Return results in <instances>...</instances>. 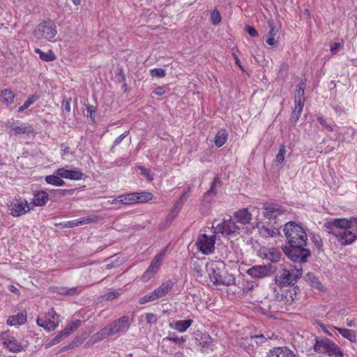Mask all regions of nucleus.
<instances>
[{"label": "nucleus", "mask_w": 357, "mask_h": 357, "mask_svg": "<svg viewBox=\"0 0 357 357\" xmlns=\"http://www.w3.org/2000/svg\"><path fill=\"white\" fill-rule=\"evenodd\" d=\"M31 204L28 203L26 200L20 199H15L8 204V209L13 216L18 217L25 214L31 210Z\"/></svg>", "instance_id": "15"}, {"label": "nucleus", "mask_w": 357, "mask_h": 357, "mask_svg": "<svg viewBox=\"0 0 357 357\" xmlns=\"http://www.w3.org/2000/svg\"><path fill=\"white\" fill-rule=\"evenodd\" d=\"M129 327L128 317L123 316L97 332L92 339L95 342H99L116 333L126 332Z\"/></svg>", "instance_id": "3"}, {"label": "nucleus", "mask_w": 357, "mask_h": 357, "mask_svg": "<svg viewBox=\"0 0 357 357\" xmlns=\"http://www.w3.org/2000/svg\"><path fill=\"white\" fill-rule=\"evenodd\" d=\"M247 273L254 278H263L268 275V271L266 266H254L247 271Z\"/></svg>", "instance_id": "23"}, {"label": "nucleus", "mask_w": 357, "mask_h": 357, "mask_svg": "<svg viewBox=\"0 0 357 357\" xmlns=\"http://www.w3.org/2000/svg\"><path fill=\"white\" fill-rule=\"evenodd\" d=\"M192 323L193 320L191 319L178 320L174 324H169V327L179 333H185L192 326Z\"/></svg>", "instance_id": "24"}, {"label": "nucleus", "mask_w": 357, "mask_h": 357, "mask_svg": "<svg viewBox=\"0 0 357 357\" xmlns=\"http://www.w3.org/2000/svg\"><path fill=\"white\" fill-rule=\"evenodd\" d=\"M206 271L210 280L215 285L231 286L235 284L236 278L234 275H227L224 280H220L221 273H224L225 264L222 261H211L206 264Z\"/></svg>", "instance_id": "2"}, {"label": "nucleus", "mask_w": 357, "mask_h": 357, "mask_svg": "<svg viewBox=\"0 0 357 357\" xmlns=\"http://www.w3.org/2000/svg\"><path fill=\"white\" fill-rule=\"evenodd\" d=\"M164 340H168L171 342H174L178 344L179 346L183 345L185 342V339L183 337H178L175 334H170L169 336L166 337Z\"/></svg>", "instance_id": "42"}, {"label": "nucleus", "mask_w": 357, "mask_h": 357, "mask_svg": "<svg viewBox=\"0 0 357 357\" xmlns=\"http://www.w3.org/2000/svg\"><path fill=\"white\" fill-rule=\"evenodd\" d=\"M301 113H298V112L293 111L292 116H291L292 121H294V122H296L298 121V119H299V117L301 116Z\"/></svg>", "instance_id": "64"}, {"label": "nucleus", "mask_w": 357, "mask_h": 357, "mask_svg": "<svg viewBox=\"0 0 357 357\" xmlns=\"http://www.w3.org/2000/svg\"><path fill=\"white\" fill-rule=\"evenodd\" d=\"M6 128L10 136H16L23 138L28 137L34 132V129L31 125L20 121L6 122Z\"/></svg>", "instance_id": "6"}, {"label": "nucleus", "mask_w": 357, "mask_h": 357, "mask_svg": "<svg viewBox=\"0 0 357 357\" xmlns=\"http://www.w3.org/2000/svg\"><path fill=\"white\" fill-rule=\"evenodd\" d=\"M342 45L340 43H335L331 47V52L333 55L336 54L341 49Z\"/></svg>", "instance_id": "51"}, {"label": "nucleus", "mask_w": 357, "mask_h": 357, "mask_svg": "<svg viewBox=\"0 0 357 357\" xmlns=\"http://www.w3.org/2000/svg\"><path fill=\"white\" fill-rule=\"evenodd\" d=\"M314 351L319 354H326L331 357H343L344 354L339 346L331 340L316 337L313 344Z\"/></svg>", "instance_id": "5"}, {"label": "nucleus", "mask_w": 357, "mask_h": 357, "mask_svg": "<svg viewBox=\"0 0 357 357\" xmlns=\"http://www.w3.org/2000/svg\"><path fill=\"white\" fill-rule=\"evenodd\" d=\"M45 181L47 183L54 186H63L65 185L64 181L56 174V170L54 171L53 174L45 176Z\"/></svg>", "instance_id": "31"}, {"label": "nucleus", "mask_w": 357, "mask_h": 357, "mask_svg": "<svg viewBox=\"0 0 357 357\" xmlns=\"http://www.w3.org/2000/svg\"><path fill=\"white\" fill-rule=\"evenodd\" d=\"M31 101H29L28 100H26L24 103L20 106L18 109V112H23L24 110H26V109H28L31 105Z\"/></svg>", "instance_id": "55"}, {"label": "nucleus", "mask_w": 357, "mask_h": 357, "mask_svg": "<svg viewBox=\"0 0 357 357\" xmlns=\"http://www.w3.org/2000/svg\"><path fill=\"white\" fill-rule=\"evenodd\" d=\"M259 234L263 238H271L279 236L280 231L278 227L264 225L259 228Z\"/></svg>", "instance_id": "25"}, {"label": "nucleus", "mask_w": 357, "mask_h": 357, "mask_svg": "<svg viewBox=\"0 0 357 357\" xmlns=\"http://www.w3.org/2000/svg\"><path fill=\"white\" fill-rule=\"evenodd\" d=\"M173 285L174 283L171 280H167L162 282L158 288L154 289L153 291L142 297L139 301V303L140 305H144L146 303L154 301L157 299H159L166 296L172 289Z\"/></svg>", "instance_id": "9"}, {"label": "nucleus", "mask_w": 357, "mask_h": 357, "mask_svg": "<svg viewBox=\"0 0 357 357\" xmlns=\"http://www.w3.org/2000/svg\"><path fill=\"white\" fill-rule=\"evenodd\" d=\"M199 344L202 348L210 350H213L215 345L214 340L206 333L201 335Z\"/></svg>", "instance_id": "27"}, {"label": "nucleus", "mask_w": 357, "mask_h": 357, "mask_svg": "<svg viewBox=\"0 0 357 357\" xmlns=\"http://www.w3.org/2000/svg\"><path fill=\"white\" fill-rule=\"evenodd\" d=\"M57 33L56 26L54 21L45 20L35 29L33 34L37 39L52 41Z\"/></svg>", "instance_id": "7"}, {"label": "nucleus", "mask_w": 357, "mask_h": 357, "mask_svg": "<svg viewBox=\"0 0 357 357\" xmlns=\"http://www.w3.org/2000/svg\"><path fill=\"white\" fill-rule=\"evenodd\" d=\"M313 241L314 243L315 246L319 250H320L321 248L322 247V242H321V240L320 237L319 236H313Z\"/></svg>", "instance_id": "56"}, {"label": "nucleus", "mask_w": 357, "mask_h": 357, "mask_svg": "<svg viewBox=\"0 0 357 357\" xmlns=\"http://www.w3.org/2000/svg\"><path fill=\"white\" fill-rule=\"evenodd\" d=\"M1 339L3 346L13 353L21 352L24 351L26 347V345L22 341L6 332L1 334Z\"/></svg>", "instance_id": "11"}, {"label": "nucleus", "mask_w": 357, "mask_h": 357, "mask_svg": "<svg viewBox=\"0 0 357 357\" xmlns=\"http://www.w3.org/2000/svg\"><path fill=\"white\" fill-rule=\"evenodd\" d=\"M283 231L289 245L307 243V236L305 231L295 222H287L284 226Z\"/></svg>", "instance_id": "4"}, {"label": "nucleus", "mask_w": 357, "mask_h": 357, "mask_svg": "<svg viewBox=\"0 0 357 357\" xmlns=\"http://www.w3.org/2000/svg\"><path fill=\"white\" fill-rule=\"evenodd\" d=\"M49 199L47 192L45 191H39L34 194L33 204L37 206H44Z\"/></svg>", "instance_id": "29"}, {"label": "nucleus", "mask_w": 357, "mask_h": 357, "mask_svg": "<svg viewBox=\"0 0 357 357\" xmlns=\"http://www.w3.org/2000/svg\"><path fill=\"white\" fill-rule=\"evenodd\" d=\"M81 291H82L81 287H72V288L67 289L65 291V294H66L67 295L73 296V295L80 293Z\"/></svg>", "instance_id": "50"}, {"label": "nucleus", "mask_w": 357, "mask_h": 357, "mask_svg": "<svg viewBox=\"0 0 357 357\" xmlns=\"http://www.w3.org/2000/svg\"><path fill=\"white\" fill-rule=\"evenodd\" d=\"M191 192V188H189L188 191L183 193L178 201H180V203L182 202V205L184 203L185 199L189 196L190 192Z\"/></svg>", "instance_id": "58"}, {"label": "nucleus", "mask_w": 357, "mask_h": 357, "mask_svg": "<svg viewBox=\"0 0 357 357\" xmlns=\"http://www.w3.org/2000/svg\"><path fill=\"white\" fill-rule=\"evenodd\" d=\"M56 174L59 175L61 178L75 181L81 180L84 175L83 173L77 168L69 169L66 167L57 169Z\"/></svg>", "instance_id": "18"}, {"label": "nucleus", "mask_w": 357, "mask_h": 357, "mask_svg": "<svg viewBox=\"0 0 357 357\" xmlns=\"http://www.w3.org/2000/svg\"><path fill=\"white\" fill-rule=\"evenodd\" d=\"M337 241L342 245H349L354 242L356 238V234L351 231V229L347 228L340 232V235H335Z\"/></svg>", "instance_id": "21"}, {"label": "nucleus", "mask_w": 357, "mask_h": 357, "mask_svg": "<svg viewBox=\"0 0 357 357\" xmlns=\"http://www.w3.org/2000/svg\"><path fill=\"white\" fill-rule=\"evenodd\" d=\"M146 321L149 324H155L158 321L157 316L153 313H148L146 314Z\"/></svg>", "instance_id": "52"}, {"label": "nucleus", "mask_w": 357, "mask_h": 357, "mask_svg": "<svg viewBox=\"0 0 357 357\" xmlns=\"http://www.w3.org/2000/svg\"><path fill=\"white\" fill-rule=\"evenodd\" d=\"M328 232L333 235H340V232L350 228V220L345 218H335L325 224Z\"/></svg>", "instance_id": "16"}, {"label": "nucleus", "mask_w": 357, "mask_h": 357, "mask_svg": "<svg viewBox=\"0 0 357 357\" xmlns=\"http://www.w3.org/2000/svg\"><path fill=\"white\" fill-rule=\"evenodd\" d=\"M305 84L303 82H301L296 86V94L295 96V100L305 101Z\"/></svg>", "instance_id": "40"}, {"label": "nucleus", "mask_w": 357, "mask_h": 357, "mask_svg": "<svg viewBox=\"0 0 357 357\" xmlns=\"http://www.w3.org/2000/svg\"><path fill=\"white\" fill-rule=\"evenodd\" d=\"M228 137L227 132L225 130H220L218 132L215 137V145L217 147H221L225 144Z\"/></svg>", "instance_id": "33"}, {"label": "nucleus", "mask_w": 357, "mask_h": 357, "mask_svg": "<svg viewBox=\"0 0 357 357\" xmlns=\"http://www.w3.org/2000/svg\"><path fill=\"white\" fill-rule=\"evenodd\" d=\"M165 93V89L162 86H158L154 90V93L157 96H162Z\"/></svg>", "instance_id": "61"}, {"label": "nucleus", "mask_w": 357, "mask_h": 357, "mask_svg": "<svg viewBox=\"0 0 357 357\" xmlns=\"http://www.w3.org/2000/svg\"><path fill=\"white\" fill-rule=\"evenodd\" d=\"M26 321V314L20 312L16 315H11L8 318L7 324L10 326H16L24 324Z\"/></svg>", "instance_id": "26"}, {"label": "nucleus", "mask_w": 357, "mask_h": 357, "mask_svg": "<svg viewBox=\"0 0 357 357\" xmlns=\"http://www.w3.org/2000/svg\"><path fill=\"white\" fill-rule=\"evenodd\" d=\"M215 233H221L224 236L236 235L240 233V227L231 218L223 220L220 223H213Z\"/></svg>", "instance_id": "12"}, {"label": "nucleus", "mask_w": 357, "mask_h": 357, "mask_svg": "<svg viewBox=\"0 0 357 357\" xmlns=\"http://www.w3.org/2000/svg\"><path fill=\"white\" fill-rule=\"evenodd\" d=\"M14 98L15 94L11 90L3 89L1 91L0 100L6 105H9L13 103Z\"/></svg>", "instance_id": "32"}, {"label": "nucleus", "mask_w": 357, "mask_h": 357, "mask_svg": "<svg viewBox=\"0 0 357 357\" xmlns=\"http://www.w3.org/2000/svg\"><path fill=\"white\" fill-rule=\"evenodd\" d=\"M150 75L151 77H164L166 76V72L162 68H153L150 70Z\"/></svg>", "instance_id": "45"}, {"label": "nucleus", "mask_w": 357, "mask_h": 357, "mask_svg": "<svg viewBox=\"0 0 357 357\" xmlns=\"http://www.w3.org/2000/svg\"><path fill=\"white\" fill-rule=\"evenodd\" d=\"M215 235H206L205 234L200 235L196 242L197 249L204 255H210L214 252L215 243Z\"/></svg>", "instance_id": "13"}, {"label": "nucleus", "mask_w": 357, "mask_h": 357, "mask_svg": "<svg viewBox=\"0 0 357 357\" xmlns=\"http://www.w3.org/2000/svg\"><path fill=\"white\" fill-rule=\"evenodd\" d=\"M305 280L308 281L312 287L317 288L319 290L323 289L321 283L317 280V277L312 273H308L305 276Z\"/></svg>", "instance_id": "38"}, {"label": "nucleus", "mask_w": 357, "mask_h": 357, "mask_svg": "<svg viewBox=\"0 0 357 357\" xmlns=\"http://www.w3.org/2000/svg\"><path fill=\"white\" fill-rule=\"evenodd\" d=\"M350 229L357 236V218H351L350 220Z\"/></svg>", "instance_id": "53"}, {"label": "nucleus", "mask_w": 357, "mask_h": 357, "mask_svg": "<svg viewBox=\"0 0 357 357\" xmlns=\"http://www.w3.org/2000/svg\"><path fill=\"white\" fill-rule=\"evenodd\" d=\"M302 268L289 265L279 271L275 277V283L271 285L273 296L285 305L292 303L296 296V287H294L302 275Z\"/></svg>", "instance_id": "1"}, {"label": "nucleus", "mask_w": 357, "mask_h": 357, "mask_svg": "<svg viewBox=\"0 0 357 357\" xmlns=\"http://www.w3.org/2000/svg\"><path fill=\"white\" fill-rule=\"evenodd\" d=\"M35 52L38 54L39 55L40 59L44 61L50 62L53 61L56 59L55 54L51 50H49L47 52H44L40 49H36Z\"/></svg>", "instance_id": "34"}, {"label": "nucleus", "mask_w": 357, "mask_h": 357, "mask_svg": "<svg viewBox=\"0 0 357 357\" xmlns=\"http://www.w3.org/2000/svg\"><path fill=\"white\" fill-rule=\"evenodd\" d=\"M250 210L251 212L249 211L248 208H244L235 212L234 217L236 222L245 225L250 222L252 217V213L255 212L257 216L259 215V211L257 208L252 206L250 207Z\"/></svg>", "instance_id": "17"}, {"label": "nucleus", "mask_w": 357, "mask_h": 357, "mask_svg": "<svg viewBox=\"0 0 357 357\" xmlns=\"http://www.w3.org/2000/svg\"><path fill=\"white\" fill-rule=\"evenodd\" d=\"M210 20L211 23L214 25H217L221 22V15L217 9H215L211 12Z\"/></svg>", "instance_id": "43"}, {"label": "nucleus", "mask_w": 357, "mask_h": 357, "mask_svg": "<svg viewBox=\"0 0 357 357\" xmlns=\"http://www.w3.org/2000/svg\"><path fill=\"white\" fill-rule=\"evenodd\" d=\"M119 296V293L118 291H112L106 294L107 299L112 300L115 298H117Z\"/></svg>", "instance_id": "59"}, {"label": "nucleus", "mask_w": 357, "mask_h": 357, "mask_svg": "<svg viewBox=\"0 0 357 357\" xmlns=\"http://www.w3.org/2000/svg\"><path fill=\"white\" fill-rule=\"evenodd\" d=\"M135 197H137L135 192H130L119 195L120 203L127 205L135 204L137 200Z\"/></svg>", "instance_id": "35"}, {"label": "nucleus", "mask_w": 357, "mask_h": 357, "mask_svg": "<svg viewBox=\"0 0 357 357\" xmlns=\"http://www.w3.org/2000/svg\"><path fill=\"white\" fill-rule=\"evenodd\" d=\"M66 226H67L68 227H77V226H78L77 221V220H70L66 222Z\"/></svg>", "instance_id": "63"}, {"label": "nucleus", "mask_w": 357, "mask_h": 357, "mask_svg": "<svg viewBox=\"0 0 357 357\" xmlns=\"http://www.w3.org/2000/svg\"><path fill=\"white\" fill-rule=\"evenodd\" d=\"M319 123L324 127L328 131H333L334 130L335 126L332 122L327 121L325 119L321 116H319L317 118Z\"/></svg>", "instance_id": "44"}, {"label": "nucleus", "mask_w": 357, "mask_h": 357, "mask_svg": "<svg viewBox=\"0 0 357 357\" xmlns=\"http://www.w3.org/2000/svg\"><path fill=\"white\" fill-rule=\"evenodd\" d=\"M129 134V131H126L123 134H121L120 136H119L114 142L112 148H114L116 146H118L121 144V142L123 141L124 138H126Z\"/></svg>", "instance_id": "49"}, {"label": "nucleus", "mask_w": 357, "mask_h": 357, "mask_svg": "<svg viewBox=\"0 0 357 357\" xmlns=\"http://www.w3.org/2000/svg\"><path fill=\"white\" fill-rule=\"evenodd\" d=\"M263 254L265 256V258L268 259L271 262H277L280 260L281 257L280 252L274 248L264 249L263 251Z\"/></svg>", "instance_id": "28"}, {"label": "nucleus", "mask_w": 357, "mask_h": 357, "mask_svg": "<svg viewBox=\"0 0 357 357\" xmlns=\"http://www.w3.org/2000/svg\"><path fill=\"white\" fill-rule=\"evenodd\" d=\"M141 170V174L144 176L146 179L149 181H152L153 180V177L152 176L151 174V170L146 168H144L143 167H139Z\"/></svg>", "instance_id": "47"}, {"label": "nucleus", "mask_w": 357, "mask_h": 357, "mask_svg": "<svg viewBox=\"0 0 357 357\" xmlns=\"http://www.w3.org/2000/svg\"><path fill=\"white\" fill-rule=\"evenodd\" d=\"M221 181L220 179L217 176L213 179L212 185L210 189L205 194V198L208 199L210 197H214L217 194V189L220 186Z\"/></svg>", "instance_id": "37"}, {"label": "nucleus", "mask_w": 357, "mask_h": 357, "mask_svg": "<svg viewBox=\"0 0 357 357\" xmlns=\"http://www.w3.org/2000/svg\"><path fill=\"white\" fill-rule=\"evenodd\" d=\"M58 317L59 316L56 312L53 310H50L45 317L37 319V324L47 331H51L58 326Z\"/></svg>", "instance_id": "14"}, {"label": "nucleus", "mask_w": 357, "mask_h": 357, "mask_svg": "<svg viewBox=\"0 0 357 357\" xmlns=\"http://www.w3.org/2000/svg\"><path fill=\"white\" fill-rule=\"evenodd\" d=\"M98 216L96 215H89L86 217H82L79 219H77V225H86L90 224L92 222H95L98 220Z\"/></svg>", "instance_id": "41"}, {"label": "nucleus", "mask_w": 357, "mask_h": 357, "mask_svg": "<svg viewBox=\"0 0 357 357\" xmlns=\"http://www.w3.org/2000/svg\"><path fill=\"white\" fill-rule=\"evenodd\" d=\"M307 243H300L299 245H290L284 246L283 251L286 255L294 262H304L310 255V251L305 248Z\"/></svg>", "instance_id": "8"}, {"label": "nucleus", "mask_w": 357, "mask_h": 357, "mask_svg": "<svg viewBox=\"0 0 357 357\" xmlns=\"http://www.w3.org/2000/svg\"><path fill=\"white\" fill-rule=\"evenodd\" d=\"M8 289L10 291H11L17 295H19L20 294V289L17 287H15L13 284L8 285Z\"/></svg>", "instance_id": "60"}, {"label": "nucleus", "mask_w": 357, "mask_h": 357, "mask_svg": "<svg viewBox=\"0 0 357 357\" xmlns=\"http://www.w3.org/2000/svg\"><path fill=\"white\" fill-rule=\"evenodd\" d=\"M182 206V202L176 201L174 205V207L170 210L168 215H167V221L171 222L178 214L180 209Z\"/></svg>", "instance_id": "36"}, {"label": "nucleus", "mask_w": 357, "mask_h": 357, "mask_svg": "<svg viewBox=\"0 0 357 357\" xmlns=\"http://www.w3.org/2000/svg\"><path fill=\"white\" fill-rule=\"evenodd\" d=\"M246 29L250 36L252 37H256L258 36V33L254 27L247 26Z\"/></svg>", "instance_id": "57"}, {"label": "nucleus", "mask_w": 357, "mask_h": 357, "mask_svg": "<svg viewBox=\"0 0 357 357\" xmlns=\"http://www.w3.org/2000/svg\"><path fill=\"white\" fill-rule=\"evenodd\" d=\"M75 190L73 189H59L57 190V192H59L61 195L66 196V195H72L74 192Z\"/></svg>", "instance_id": "54"}, {"label": "nucleus", "mask_w": 357, "mask_h": 357, "mask_svg": "<svg viewBox=\"0 0 357 357\" xmlns=\"http://www.w3.org/2000/svg\"><path fill=\"white\" fill-rule=\"evenodd\" d=\"M166 252L167 248H165L162 250H161L159 253H158L153 259L149 266L142 275V280L144 282L150 280L158 272V271L161 266L162 261L164 259L165 256L166 255Z\"/></svg>", "instance_id": "10"}, {"label": "nucleus", "mask_w": 357, "mask_h": 357, "mask_svg": "<svg viewBox=\"0 0 357 357\" xmlns=\"http://www.w3.org/2000/svg\"><path fill=\"white\" fill-rule=\"evenodd\" d=\"M266 43L268 45L273 46V45H276L277 41L275 40V38L271 36V37H268V38L266 40Z\"/></svg>", "instance_id": "62"}, {"label": "nucleus", "mask_w": 357, "mask_h": 357, "mask_svg": "<svg viewBox=\"0 0 357 357\" xmlns=\"http://www.w3.org/2000/svg\"><path fill=\"white\" fill-rule=\"evenodd\" d=\"M305 101H301L299 100H294V112L301 113L303 111V105H304Z\"/></svg>", "instance_id": "48"}, {"label": "nucleus", "mask_w": 357, "mask_h": 357, "mask_svg": "<svg viewBox=\"0 0 357 357\" xmlns=\"http://www.w3.org/2000/svg\"><path fill=\"white\" fill-rule=\"evenodd\" d=\"M79 320L70 322L63 331H61L54 338H53L52 340V344H55L59 343L63 338L66 337L73 332L76 331L79 327Z\"/></svg>", "instance_id": "20"}, {"label": "nucleus", "mask_w": 357, "mask_h": 357, "mask_svg": "<svg viewBox=\"0 0 357 357\" xmlns=\"http://www.w3.org/2000/svg\"><path fill=\"white\" fill-rule=\"evenodd\" d=\"M335 329L343 337L347 339L351 342H356L357 337L356 332L348 328H342L338 327H335Z\"/></svg>", "instance_id": "30"}, {"label": "nucleus", "mask_w": 357, "mask_h": 357, "mask_svg": "<svg viewBox=\"0 0 357 357\" xmlns=\"http://www.w3.org/2000/svg\"><path fill=\"white\" fill-rule=\"evenodd\" d=\"M285 153H286V149H285L284 145H283V144L280 145L278 153L276 155V161L278 163H280V164L283 163V162L284 160Z\"/></svg>", "instance_id": "46"}, {"label": "nucleus", "mask_w": 357, "mask_h": 357, "mask_svg": "<svg viewBox=\"0 0 357 357\" xmlns=\"http://www.w3.org/2000/svg\"><path fill=\"white\" fill-rule=\"evenodd\" d=\"M268 357H296L294 353L286 347H276L271 350Z\"/></svg>", "instance_id": "22"}, {"label": "nucleus", "mask_w": 357, "mask_h": 357, "mask_svg": "<svg viewBox=\"0 0 357 357\" xmlns=\"http://www.w3.org/2000/svg\"><path fill=\"white\" fill-rule=\"evenodd\" d=\"M264 210V216L270 220L276 219L284 213L282 207L274 203H265Z\"/></svg>", "instance_id": "19"}, {"label": "nucleus", "mask_w": 357, "mask_h": 357, "mask_svg": "<svg viewBox=\"0 0 357 357\" xmlns=\"http://www.w3.org/2000/svg\"><path fill=\"white\" fill-rule=\"evenodd\" d=\"M136 203H145L153 199V195L149 192H135Z\"/></svg>", "instance_id": "39"}]
</instances>
